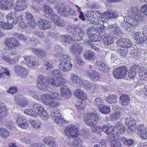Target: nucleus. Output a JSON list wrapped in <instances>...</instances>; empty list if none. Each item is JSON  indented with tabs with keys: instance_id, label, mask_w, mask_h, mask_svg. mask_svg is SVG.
Here are the masks:
<instances>
[{
	"instance_id": "nucleus-1",
	"label": "nucleus",
	"mask_w": 147,
	"mask_h": 147,
	"mask_svg": "<svg viewBox=\"0 0 147 147\" xmlns=\"http://www.w3.org/2000/svg\"><path fill=\"white\" fill-rule=\"evenodd\" d=\"M127 13L128 16L124 17V20L121 23V26L125 27L127 31L131 32L135 28L137 22H140L143 20V16L135 6L129 9Z\"/></svg>"
},
{
	"instance_id": "nucleus-2",
	"label": "nucleus",
	"mask_w": 147,
	"mask_h": 147,
	"mask_svg": "<svg viewBox=\"0 0 147 147\" xmlns=\"http://www.w3.org/2000/svg\"><path fill=\"white\" fill-rule=\"evenodd\" d=\"M70 34L72 36V37L68 34L59 35V38L61 42H65L69 44H72L74 41L81 40L83 38L84 32L77 26H76L70 32Z\"/></svg>"
},
{
	"instance_id": "nucleus-3",
	"label": "nucleus",
	"mask_w": 147,
	"mask_h": 147,
	"mask_svg": "<svg viewBox=\"0 0 147 147\" xmlns=\"http://www.w3.org/2000/svg\"><path fill=\"white\" fill-rule=\"evenodd\" d=\"M108 30V34L106 35L103 38L104 43L106 45H111L113 43V38L121 36L123 33L122 30L116 24L110 25Z\"/></svg>"
},
{
	"instance_id": "nucleus-4",
	"label": "nucleus",
	"mask_w": 147,
	"mask_h": 147,
	"mask_svg": "<svg viewBox=\"0 0 147 147\" xmlns=\"http://www.w3.org/2000/svg\"><path fill=\"white\" fill-rule=\"evenodd\" d=\"M59 62V68L63 71H68L71 69L72 65L70 57L65 54V52L60 53Z\"/></svg>"
},
{
	"instance_id": "nucleus-5",
	"label": "nucleus",
	"mask_w": 147,
	"mask_h": 147,
	"mask_svg": "<svg viewBox=\"0 0 147 147\" xmlns=\"http://www.w3.org/2000/svg\"><path fill=\"white\" fill-rule=\"evenodd\" d=\"M99 117V115L96 114V112H91L90 111L88 113H84V120L87 125L94 127L97 123Z\"/></svg>"
},
{
	"instance_id": "nucleus-6",
	"label": "nucleus",
	"mask_w": 147,
	"mask_h": 147,
	"mask_svg": "<svg viewBox=\"0 0 147 147\" xmlns=\"http://www.w3.org/2000/svg\"><path fill=\"white\" fill-rule=\"evenodd\" d=\"M56 7L58 13L61 16H65L68 15L73 16H76V12L74 11V9L69 6H65L58 4L56 5Z\"/></svg>"
},
{
	"instance_id": "nucleus-7",
	"label": "nucleus",
	"mask_w": 147,
	"mask_h": 147,
	"mask_svg": "<svg viewBox=\"0 0 147 147\" xmlns=\"http://www.w3.org/2000/svg\"><path fill=\"white\" fill-rule=\"evenodd\" d=\"M75 95L79 99V102L75 104V107L78 110H84L85 109L84 106L82 105V100L86 97V94L82 90L80 89H77L74 93Z\"/></svg>"
},
{
	"instance_id": "nucleus-8",
	"label": "nucleus",
	"mask_w": 147,
	"mask_h": 147,
	"mask_svg": "<svg viewBox=\"0 0 147 147\" xmlns=\"http://www.w3.org/2000/svg\"><path fill=\"white\" fill-rule=\"evenodd\" d=\"M127 71L128 69L125 66L119 67L113 70V75L117 79H122L126 76Z\"/></svg>"
},
{
	"instance_id": "nucleus-9",
	"label": "nucleus",
	"mask_w": 147,
	"mask_h": 147,
	"mask_svg": "<svg viewBox=\"0 0 147 147\" xmlns=\"http://www.w3.org/2000/svg\"><path fill=\"white\" fill-rule=\"evenodd\" d=\"M39 100L45 104L48 105H52L55 108L59 105V104L54 102L53 97L47 94H44L40 97Z\"/></svg>"
},
{
	"instance_id": "nucleus-10",
	"label": "nucleus",
	"mask_w": 147,
	"mask_h": 147,
	"mask_svg": "<svg viewBox=\"0 0 147 147\" xmlns=\"http://www.w3.org/2000/svg\"><path fill=\"white\" fill-rule=\"evenodd\" d=\"M77 128L73 125L67 127L65 130V134L68 138H75L78 134Z\"/></svg>"
},
{
	"instance_id": "nucleus-11",
	"label": "nucleus",
	"mask_w": 147,
	"mask_h": 147,
	"mask_svg": "<svg viewBox=\"0 0 147 147\" xmlns=\"http://www.w3.org/2000/svg\"><path fill=\"white\" fill-rule=\"evenodd\" d=\"M47 81L49 83L53 86H60L63 85L66 82V80L64 77H59L56 79L51 78L50 76L47 77Z\"/></svg>"
},
{
	"instance_id": "nucleus-12",
	"label": "nucleus",
	"mask_w": 147,
	"mask_h": 147,
	"mask_svg": "<svg viewBox=\"0 0 147 147\" xmlns=\"http://www.w3.org/2000/svg\"><path fill=\"white\" fill-rule=\"evenodd\" d=\"M17 124L21 128L26 129L28 127L27 122L25 117L18 115L15 118Z\"/></svg>"
},
{
	"instance_id": "nucleus-13",
	"label": "nucleus",
	"mask_w": 147,
	"mask_h": 147,
	"mask_svg": "<svg viewBox=\"0 0 147 147\" xmlns=\"http://www.w3.org/2000/svg\"><path fill=\"white\" fill-rule=\"evenodd\" d=\"M83 86L87 92L91 93L96 92L98 88V86L87 81H85L83 82Z\"/></svg>"
},
{
	"instance_id": "nucleus-14",
	"label": "nucleus",
	"mask_w": 147,
	"mask_h": 147,
	"mask_svg": "<svg viewBox=\"0 0 147 147\" xmlns=\"http://www.w3.org/2000/svg\"><path fill=\"white\" fill-rule=\"evenodd\" d=\"M28 5L27 0H18L13 5V7L16 11H21L25 9Z\"/></svg>"
},
{
	"instance_id": "nucleus-15",
	"label": "nucleus",
	"mask_w": 147,
	"mask_h": 147,
	"mask_svg": "<svg viewBox=\"0 0 147 147\" xmlns=\"http://www.w3.org/2000/svg\"><path fill=\"white\" fill-rule=\"evenodd\" d=\"M46 80L45 76L40 75L38 76L37 80V87L41 90L45 91L46 90L47 87V84L46 83Z\"/></svg>"
},
{
	"instance_id": "nucleus-16",
	"label": "nucleus",
	"mask_w": 147,
	"mask_h": 147,
	"mask_svg": "<svg viewBox=\"0 0 147 147\" xmlns=\"http://www.w3.org/2000/svg\"><path fill=\"white\" fill-rule=\"evenodd\" d=\"M95 13L97 14L98 15H99V16L100 15L101 19H105V20H108L109 19L114 18L117 16V13L113 10L107 12L103 13V14H101L98 11H96Z\"/></svg>"
},
{
	"instance_id": "nucleus-17",
	"label": "nucleus",
	"mask_w": 147,
	"mask_h": 147,
	"mask_svg": "<svg viewBox=\"0 0 147 147\" xmlns=\"http://www.w3.org/2000/svg\"><path fill=\"white\" fill-rule=\"evenodd\" d=\"M14 69L17 75L20 77H25L27 76L28 70L24 67L16 65L14 67Z\"/></svg>"
},
{
	"instance_id": "nucleus-18",
	"label": "nucleus",
	"mask_w": 147,
	"mask_h": 147,
	"mask_svg": "<svg viewBox=\"0 0 147 147\" xmlns=\"http://www.w3.org/2000/svg\"><path fill=\"white\" fill-rule=\"evenodd\" d=\"M137 129L138 136L142 139H147V131L145 126L143 125H140L138 126Z\"/></svg>"
},
{
	"instance_id": "nucleus-19",
	"label": "nucleus",
	"mask_w": 147,
	"mask_h": 147,
	"mask_svg": "<svg viewBox=\"0 0 147 147\" xmlns=\"http://www.w3.org/2000/svg\"><path fill=\"white\" fill-rule=\"evenodd\" d=\"M51 17L50 18H48L51 19L55 25L60 26H63L64 25V21L61 20V18L56 14L53 13L52 14Z\"/></svg>"
},
{
	"instance_id": "nucleus-20",
	"label": "nucleus",
	"mask_w": 147,
	"mask_h": 147,
	"mask_svg": "<svg viewBox=\"0 0 147 147\" xmlns=\"http://www.w3.org/2000/svg\"><path fill=\"white\" fill-rule=\"evenodd\" d=\"M125 123L128 126L129 129L134 132L136 128V125L134 119L132 118H126L125 119Z\"/></svg>"
},
{
	"instance_id": "nucleus-21",
	"label": "nucleus",
	"mask_w": 147,
	"mask_h": 147,
	"mask_svg": "<svg viewBox=\"0 0 147 147\" xmlns=\"http://www.w3.org/2000/svg\"><path fill=\"white\" fill-rule=\"evenodd\" d=\"M117 43L119 46L121 47H127L130 48L132 46L130 40L128 39L121 38L117 41Z\"/></svg>"
},
{
	"instance_id": "nucleus-22",
	"label": "nucleus",
	"mask_w": 147,
	"mask_h": 147,
	"mask_svg": "<svg viewBox=\"0 0 147 147\" xmlns=\"http://www.w3.org/2000/svg\"><path fill=\"white\" fill-rule=\"evenodd\" d=\"M6 18L8 22L14 24H16L18 21V17L15 12L9 13L6 16Z\"/></svg>"
},
{
	"instance_id": "nucleus-23",
	"label": "nucleus",
	"mask_w": 147,
	"mask_h": 147,
	"mask_svg": "<svg viewBox=\"0 0 147 147\" xmlns=\"http://www.w3.org/2000/svg\"><path fill=\"white\" fill-rule=\"evenodd\" d=\"M43 142L50 147H55L56 145L54 138L51 136L46 137L43 139Z\"/></svg>"
},
{
	"instance_id": "nucleus-24",
	"label": "nucleus",
	"mask_w": 147,
	"mask_h": 147,
	"mask_svg": "<svg viewBox=\"0 0 147 147\" xmlns=\"http://www.w3.org/2000/svg\"><path fill=\"white\" fill-rule=\"evenodd\" d=\"M71 52L76 56L80 55L82 52V47L79 44L74 45L71 47Z\"/></svg>"
},
{
	"instance_id": "nucleus-25",
	"label": "nucleus",
	"mask_w": 147,
	"mask_h": 147,
	"mask_svg": "<svg viewBox=\"0 0 147 147\" xmlns=\"http://www.w3.org/2000/svg\"><path fill=\"white\" fill-rule=\"evenodd\" d=\"M42 10L45 16L48 18L51 17L52 14L54 13L53 9L48 5H45L43 7Z\"/></svg>"
},
{
	"instance_id": "nucleus-26",
	"label": "nucleus",
	"mask_w": 147,
	"mask_h": 147,
	"mask_svg": "<svg viewBox=\"0 0 147 147\" xmlns=\"http://www.w3.org/2000/svg\"><path fill=\"white\" fill-rule=\"evenodd\" d=\"M61 95L65 98H68L70 97L71 93L70 90L65 86H63L61 88Z\"/></svg>"
},
{
	"instance_id": "nucleus-27",
	"label": "nucleus",
	"mask_w": 147,
	"mask_h": 147,
	"mask_svg": "<svg viewBox=\"0 0 147 147\" xmlns=\"http://www.w3.org/2000/svg\"><path fill=\"white\" fill-rule=\"evenodd\" d=\"M106 29L105 27L104 26H99L96 28V33L98 35L105 36L107 35V33L106 32L108 31V30Z\"/></svg>"
},
{
	"instance_id": "nucleus-28",
	"label": "nucleus",
	"mask_w": 147,
	"mask_h": 147,
	"mask_svg": "<svg viewBox=\"0 0 147 147\" xmlns=\"http://www.w3.org/2000/svg\"><path fill=\"white\" fill-rule=\"evenodd\" d=\"M94 55V52L89 50L85 51L83 54L84 57L86 59L92 61L94 60L95 59Z\"/></svg>"
},
{
	"instance_id": "nucleus-29",
	"label": "nucleus",
	"mask_w": 147,
	"mask_h": 147,
	"mask_svg": "<svg viewBox=\"0 0 147 147\" xmlns=\"http://www.w3.org/2000/svg\"><path fill=\"white\" fill-rule=\"evenodd\" d=\"M103 132L108 135H109L110 134L112 135V137H114L115 136L114 133H113L115 132V130H114L112 126L110 125L109 126L103 125Z\"/></svg>"
},
{
	"instance_id": "nucleus-30",
	"label": "nucleus",
	"mask_w": 147,
	"mask_h": 147,
	"mask_svg": "<svg viewBox=\"0 0 147 147\" xmlns=\"http://www.w3.org/2000/svg\"><path fill=\"white\" fill-rule=\"evenodd\" d=\"M70 78L73 83L80 86L83 85L82 80L78 75L75 74H71L70 76Z\"/></svg>"
},
{
	"instance_id": "nucleus-31",
	"label": "nucleus",
	"mask_w": 147,
	"mask_h": 147,
	"mask_svg": "<svg viewBox=\"0 0 147 147\" xmlns=\"http://www.w3.org/2000/svg\"><path fill=\"white\" fill-rule=\"evenodd\" d=\"M0 2L5 9H9L14 3L13 0H0Z\"/></svg>"
},
{
	"instance_id": "nucleus-32",
	"label": "nucleus",
	"mask_w": 147,
	"mask_h": 147,
	"mask_svg": "<svg viewBox=\"0 0 147 147\" xmlns=\"http://www.w3.org/2000/svg\"><path fill=\"white\" fill-rule=\"evenodd\" d=\"M96 63L97 65L99 66L100 70L104 72H106L108 71L109 69V67L105 63L99 61H97Z\"/></svg>"
},
{
	"instance_id": "nucleus-33",
	"label": "nucleus",
	"mask_w": 147,
	"mask_h": 147,
	"mask_svg": "<svg viewBox=\"0 0 147 147\" xmlns=\"http://www.w3.org/2000/svg\"><path fill=\"white\" fill-rule=\"evenodd\" d=\"M26 22L31 26H34L35 21L32 15L30 13H26Z\"/></svg>"
},
{
	"instance_id": "nucleus-34",
	"label": "nucleus",
	"mask_w": 147,
	"mask_h": 147,
	"mask_svg": "<svg viewBox=\"0 0 147 147\" xmlns=\"http://www.w3.org/2000/svg\"><path fill=\"white\" fill-rule=\"evenodd\" d=\"M120 100L121 101V105L125 106L128 105L130 99L127 95L122 94L120 97Z\"/></svg>"
},
{
	"instance_id": "nucleus-35",
	"label": "nucleus",
	"mask_w": 147,
	"mask_h": 147,
	"mask_svg": "<svg viewBox=\"0 0 147 147\" xmlns=\"http://www.w3.org/2000/svg\"><path fill=\"white\" fill-rule=\"evenodd\" d=\"M88 37L92 42L100 41L102 38L101 36L98 35L96 33L88 34Z\"/></svg>"
},
{
	"instance_id": "nucleus-36",
	"label": "nucleus",
	"mask_w": 147,
	"mask_h": 147,
	"mask_svg": "<svg viewBox=\"0 0 147 147\" xmlns=\"http://www.w3.org/2000/svg\"><path fill=\"white\" fill-rule=\"evenodd\" d=\"M74 138L71 143V146H76V147H83V143L79 138L77 137Z\"/></svg>"
},
{
	"instance_id": "nucleus-37",
	"label": "nucleus",
	"mask_w": 147,
	"mask_h": 147,
	"mask_svg": "<svg viewBox=\"0 0 147 147\" xmlns=\"http://www.w3.org/2000/svg\"><path fill=\"white\" fill-rule=\"evenodd\" d=\"M24 59L25 62L26 64L28 65V66H32L35 67V65L36 66L35 62H34L32 60V57H30L28 56H25L23 57Z\"/></svg>"
},
{
	"instance_id": "nucleus-38",
	"label": "nucleus",
	"mask_w": 147,
	"mask_h": 147,
	"mask_svg": "<svg viewBox=\"0 0 147 147\" xmlns=\"http://www.w3.org/2000/svg\"><path fill=\"white\" fill-rule=\"evenodd\" d=\"M128 48L127 47L120 48L118 50V53L123 57H125L128 54Z\"/></svg>"
},
{
	"instance_id": "nucleus-39",
	"label": "nucleus",
	"mask_w": 147,
	"mask_h": 147,
	"mask_svg": "<svg viewBox=\"0 0 147 147\" xmlns=\"http://www.w3.org/2000/svg\"><path fill=\"white\" fill-rule=\"evenodd\" d=\"M109 140H111V147H122V144L118 140L111 139Z\"/></svg>"
},
{
	"instance_id": "nucleus-40",
	"label": "nucleus",
	"mask_w": 147,
	"mask_h": 147,
	"mask_svg": "<svg viewBox=\"0 0 147 147\" xmlns=\"http://www.w3.org/2000/svg\"><path fill=\"white\" fill-rule=\"evenodd\" d=\"M121 141L124 144L127 146H131L135 142L134 140L132 139L127 140L124 138H122Z\"/></svg>"
},
{
	"instance_id": "nucleus-41",
	"label": "nucleus",
	"mask_w": 147,
	"mask_h": 147,
	"mask_svg": "<svg viewBox=\"0 0 147 147\" xmlns=\"http://www.w3.org/2000/svg\"><path fill=\"white\" fill-rule=\"evenodd\" d=\"M95 71L94 67L91 65H89L87 69L86 73L88 76L91 78L93 76V74Z\"/></svg>"
},
{
	"instance_id": "nucleus-42",
	"label": "nucleus",
	"mask_w": 147,
	"mask_h": 147,
	"mask_svg": "<svg viewBox=\"0 0 147 147\" xmlns=\"http://www.w3.org/2000/svg\"><path fill=\"white\" fill-rule=\"evenodd\" d=\"M107 101L111 104H113L116 102V96L115 95L110 94L107 97Z\"/></svg>"
},
{
	"instance_id": "nucleus-43",
	"label": "nucleus",
	"mask_w": 147,
	"mask_h": 147,
	"mask_svg": "<svg viewBox=\"0 0 147 147\" xmlns=\"http://www.w3.org/2000/svg\"><path fill=\"white\" fill-rule=\"evenodd\" d=\"M3 60L10 64H13L14 63V62H16V58H14L12 59L11 57L8 56L4 55L3 57Z\"/></svg>"
},
{
	"instance_id": "nucleus-44",
	"label": "nucleus",
	"mask_w": 147,
	"mask_h": 147,
	"mask_svg": "<svg viewBox=\"0 0 147 147\" xmlns=\"http://www.w3.org/2000/svg\"><path fill=\"white\" fill-rule=\"evenodd\" d=\"M121 112L119 111H117L112 114L109 117V119L111 121H114L118 119L120 115Z\"/></svg>"
},
{
	"instance_id": "nucleus-45",
	"label": "nucleus",
	"mask_w": 147,
	"mask_h": 147,
	"mask_svg": "<svg viewBox=\"0 0 147 147\" xmlns=\"http://www.w3.org/2000/svg\"><path fill=\"white\" fill-rule=\"evenodd\" d=\"M52 119L54 121L57 118L60 117L61 114L58 111H52L50 113Z\"/></svg>"
},
{
	"instance_id": "nucleus-46",
	"label": "nucleus",
	"mask_w": 147,
	"mask_h": 147,
	"mask_svg": "<svg viewBox=\"0 0 147 147\" xmlns=\"http://www.w3.org/2000/svg\"><path fill=\"white\" fill-rule=\"evenodd\" d=\"M144 34L143 32L141 33L139 32H134L131 33V35L133 37V39L136 40L137 42L138 38L141 37Z\"/></svg>"
},
{
	"instance_id": "nucleus-47",
	"label": "nucleus",
	"mask_w": 147,
	"mask_h": 147,
	"mask_svg": "<svg viewBox=\"0 0 147 147\" xmlns=\"http://www.w3.org/2000/svg\"><path fill=\"white\" fill-rule=\"evenodd\" d=\"M38 114L43 120H45L48 119L49 115L46 111H38Z\"/></svg>"
},
{
	"instance_id": "nucleus-48",
	"label": "nucleus",
	"mask_w": 147,
	"mask_h": 147,
	"mask_svg": "<svg viewBox=\"0 0 147 147\" xmlns=\"http://www.w3.org/2000/svg\"><path fill=\"white\" fill-rule=\"evenodd\" d=\"M15 39L13 38H7L5 40L6 45L9 48L11 49L12 47H14L13 45V43H15Z\"/></svg>"
},
{
	"instance_id": "nucleus-49",
	"label": "nucleus",
	"mask_w": 147,
	"mask_h": 147,
	"mask_svg": "<svg viewBox=\"0 0 147 147\" xmlns=\"http://www.w3.org/2000/svg\"><path fill=\"white\" fill-rule=\"evenodd\" d=\"M147 40V35L144 34L141 37L138 38L137 41V43L138 44H144L146 43Z\"/></svg>"
},
{
	"instance_id": "nucleus-50",
	"label": "nucleus",
	"mask_w": 147,
	"mask_h": 147,
	"mask_svg": "<svg viewBox=\"0 0 147 147\" xmlns=\"http://www.w3.org/2000/svg\"><path fill=\"white\" fill-rule=\"evenodd\" d=\"M131 70L134 71L138 74L143 71V69L141 68V67L138 65L134 64L133 65L131 68Z\"/></svg>"
},
{
	"instance_id": "nucleus-51",
	"label": "nucleus",
	"mask_w": 147,
	"mask_h": 147,
	"mask_svg": "<svg viewBox=\"0 0 147 147\" xmlns=\"http://www.w3.org/2000/svg\"><path fill=\"white\" fill-rule=\"evenodd\" d=\"M9 131L6 129L1 128L0 130V134L1 137L4 138L8 137L9 136Z\"/></svg>"
},
{
	"instance_id": "nucleus-52",
	"label": "nucleus",
	"mask_w": 147,
	"mask_h": 147,
	"mask_svg": "<svg viewBox=\"0 0 147 147\" xmlns=\"http://www.w3.org/2000/svg\"><path fill=\"white\" fill-rule=\"evenodd\" d=\"M138 75V74L135 72L134 71H133L131 69L129 71L128 73V77L131 78L132 80H134L136 78Z\"/></svg>"
},
{
	"instance_id": "nucleus-53",
	"label": "nucleus",
	"mask_w": 147,
	"mask_h": 147,
	"mask_svg": "<svg viewBox=\"0 0 147 147\" xmlns=\"http://www.w3.org/2000/svg\"><path fill=\"white\" fill-rule=\"evenodd\" d=\"M1 27L3 29H9L12 28L13 27L12 24L9 23L5 22L2 23L1 25Z\"/></svg>"
},
{
	"instance_id": "nucleus-54",
	"label": "nucleus",
	"mask_w": 147,
	"mask_h": 147,
	"mask_svg": "<svg viewBox=\"0 0 147 147\" xmlns=\"http://www.w3.org/2000/svg\"><path fill=\"white\" fill-rule=\"evenodd\" d=\"M54 121L56 123L59 125H63L65 122L66 123L67 122V120H65L64 119L63 117V116H61V115L59 118H57V119L55 120Z\"/></svg>"
},
{
	"instance_id": "nucleus-55",
	"label": "nucleus",
	"mask_w": 147,
	"mask_h": 147,
	"mask_svg": "<svg viewBox=\"0 0 147 147\" xmlns=\"http://www.w3.org/2000/svg\"><path fill=\"white\" fill-rule=\"evenodd\" d=\"M139 75L141 80H147V70L142 71L139 73Z\"/></svg>"
},
{
	"instance_id": "nucleus-56",
	"label": "nucleus",
	"mask_w": 147,
	"mask_h": 147,
	"mask_svg": "<svg viewBox=\"0 0 147 147\" xmlns=\"http://www.w3.org/2000/svg\"><path fill=\"white\" fill-rule=\"evenodd\" d=\"M52 76L57 78L61 76V73L59 70L57 69L53 71L51 73Z\"/></svg>"
},
{
	"instance_id": "nucleus-57",
	"label": "nucleus",
	"mask_w": 147,
	"mask_h": 147,
	"mask_svg": "<svg viewBox=\"0 0 147 147\" xmlns=\"http://www.w3.org/2000/svg\"><path fill=\"white\" fill-rule=\"evenodd\" d=\"M96 28L94 26L90 27L87 30L88 36V34H92L96 33Z\"/></svg>"
},
{
	"instance_id": "nucleus-58",
	"label": "nucleus",
	"mask_w": 147,
	"mask_h": 147,
	"mask_svg": "<svg viewBox=\"0 0 147 147\" xmlns=\"http://www.w3.org/2000/svg\"><path fill=\"white\" fill-rule=\"evenodd\" d=\"M125 128L124 126L123 125H122L119 129H117V130L115 131H116L115 134H116L117 135H118L123 134L125 132Z\"/></svg>"
},
{
	"instance_id": "nucleus-59",
	"label": "nucleus",
	"mask_w": 147,
	"mask_h": 147,
	"mask_svg": "<svg viewBox=\"0 0 147 147\" xmlns=\"http://www.w3.org/2000/svg\"><path fill=\"white\" fill-rule=\"evenodd\" d=\"M140 10L142 14L147 16V4L142 5L141 7Z\"/></svg>"
},
{
	"instance_id": "nucleus-60",
	"label": "nucleus",
	"mask_w": 147,
	"mask_h": 147,
	"mask_svg": "<svg viewBox=\"0 0 147 147\" xmlns=\"http://www.w3.org/2000/svg\"><path fill=\"white\" fill-rule=\"evenodd\" d=\"M45 20H40L37 22V26L40 29H44V24L45 23Z\"/></svg>"
},
{
	"instance_id": "nucleus-61",
	"label": "nucleus",
	"mask_w": 147,
	"mask_h": 147,
	"mask_svg": "<svg viewBox=\"0 0 147 147\" xmlns=\"http://www.w3.org/2000/svg\"><path fill=\"white\" fill-rule=\"evenodd\" d=\"M99 110H110V107L103 104L99 105L98 106Z\"/></svg>"
},
{
	"instance_id": "nucleus-62",
	"label": "nucleus",
	"mask_w": 147,
	"mask_h": 147,
	"mask_svg": "<svg viewBox=\"0 0 147 147\" xmlns=\"http://www.w3.org/2000/svg\"><path fill=\"white\" fill-rule=\"evenodd\" d=\"M103 125L102 127H95L94 128L93 130V132H95L97 134H100L102 132V131H103Z\"/></svg>"
},
{
	"instance_id": "nucleus-63",
	"label": "nucleus",
	"mask_w": 147,
	"mask_h": 147,
	"mask_svg": "<svg viewBox=\"0 0 147 147\" xmlns=\"http://www.w3.org/2000/svg\"><path fill=\"white\" fill-rule=\"evenodd\" d=\"M93 75V76L91 78L94 81L98 80L100 77V74L97 71H96Z\"/></svg>"
},
{
	"instance_id": "nucleus-64",
	"label": "nucleus",
	"mask_w": 147,
	"mask_h": 147,
	"mask_svg": "<svg viewBox=\"0 0 147 147\" xmlns=\"http://www.w3.org/2000/svg\"><path fill=\"white\" fill-rule=\"evenodd\" d=\"M7 91L8 93L13 94L17 92L18 91V90L17 88L15 87L12 86L10 87Z\"/></svg>"
}]
</instances>
